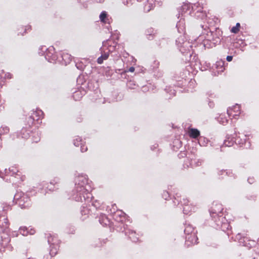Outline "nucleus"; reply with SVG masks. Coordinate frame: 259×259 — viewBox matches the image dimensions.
<instances>
[{"instance_id":"1","label":"nucleus","mask_w":259,"mask_h":259,"mask_svg":"<svg viewBox=\"0 0 259 259\" xmlns=\"http://www.w3.org/2000/svg\"><path fill=\"white\" fill-rule=\"evenodd\" d=\"M189 136L193 138H196L199 136L200 133L198 130L195 128H191L189 131Z\"/></svg>"},{"instance_id":"2","label":"nucleus","mask_w":259,"mask_h":259,"mask_svg":"<svg viewBox=\"0 0 259 259\" xmlns=\"http://www.w3.org/2000/svg\"><path fill=\"white\" fill-rule=\"evenodd\" d=\"M109 57V54L108 53H105L101 55V57L98 58L97 62L99 64H102L104 60H106Z\"/></svg>"},{"instance_id":"3","label":"nucleus","mask_w":259,"mask_h":259,"mask_svg":"<svg viewBox=\"0 0 259 259\" xmlns=\"http://www.w3.org/2000/svg\"><path fill=\"white\" fill-rule=\"evenodd\" d=\"M63 59L65 61L66 63H69L71 60V57L70 55L68 54H64L62 56Z\"/></svg>"},{"instance_id":"4","label":"nucleus","mask_w":259,"mask_h":259,"mask_svg":"<svg viewBox=\"0 0 259 259\" xmlns=\"http://www.w3.org/2000/svg\"><path fill=\"white\" fill-rule=\"evenodd\" d=\"M240 26V24L239 23H237L236 26H234L232 28L231 32L234 33H237V32H238L239 30Z\"/></svg>"},{"instance_id":"5","label":"nucleus","mask_w":259,"mask_h":259,"mask_svg":"<svg viewBox=\"0 0 259 259\" xmlns=\"http://www.w3.org/2000/svg\"><path fill=\"white\" fill-rule=\"evenodd\" d=\"M106 13L105 12H103L100 15V18L101 21L105 22V18L106 17Z\"/></svg>"},{"instance_id":"6","label":"nucleus","mask_w":259,"mask_h":259,"mask_svg":"<svg viewBox=\"0 0 259 259\" xmlns=\"http://www.w3.org/2000/svg\"><path fill=\"white\" fill-rule=\"evenodd\" d=\"M228 112L229 114H230V115H232L233 116H235L238 115L237 113L233 114L232 109H229L228 111Z\"/></svg>"},{"instance_id":"7","label":"nucleus","mask_w":259,"mask_h":259,"mask_svg":"<svg viewBox=\"0 0 259 259\" xmlns=\"http://www.w3.org/2000/svg\"><path fill=\"white\" fill-rule=\"evenodd\" d=\"M233 108L235 110H236L238 112V113H240V107L239 105H235Z\"/></svg>"},{"instance_id":"8","label":"nucleus","mask_w":259,"mask_h":259,"mask_svg":"<svg viewBox=\"0 0 259 259\" xmlns=\"http://www.w3.org/2000/svg\"><path fill=\"white\" fill-rule=\"evenodd\" d=\"M232 58H233L232 56H228L227 57V60L229 62L231 61L232 60Z\"/></svg>"},{"instance_id":"9","label":"nucleus","mask_w":259,"mask_h":259,"mask_svg":"<svg viewBox=\"0 0 259 259\" xmlns=\"http://www.w3.org/2000/svg\"><path fill=\"white\" fill-rule=\"evenodd\" d=\"M135 70V68L133 67H131L129 69V71L131 72H134Z\"/></svg>"},{"instance_id":"10","label":"nucleus","mask_w":259,"mask_h":259,"mask_svg":"<svg viewBox=\"0 0 259 259\" xmlns=\"http://www.w3.org/2000/svg\"><path fill=\"white\" fill-rule=\"evenodd\" d=\"M20 230H21V233H22L23 235H26V234H25L24 232H23V233L22 232V231L23 230L22 229H21Z\"/></svg>"},{"instance_id":"11","label":"nucleus","mask_w":259,"mask_h":259,"mask_svg":"<svg viewBox=\"0 0 259 259\" xmlns=\"http://www.w3.org/2000/svg\"><path fill=\"white\" fill-rule=\"evenodd\" d=\"M77 94H78V93L76 92V93H75V95L74 96H76Z\"/></svg>"},{"instance_id":"12","label":"nucleus","mask_w":259,"mask_h":259,"mask_svg":"<svg viewBox=\"0 0 259 259\" xmlns=\"http://www.w3.org/2000/svg\"><path fill=\"white\" fill-rule=\"evenodd\" d=\"M145 10H147V11H149L150 10V9H146V8H145Z\"/></svg>"},{"instance_id":"13","label":"nucleus","mask_w":259,"mask_h":259,"mask_svg":"<svg viewBox=\"0 0 259 259\" xmlns=\"http://www.w3.org/2000/svg\"><path fill=\"white\" fill-rule=\"evenodd\" d=\"M33 233H34V231H33V232H31L30 233H31V234H33Z\"/></svg>"}]
</instances>
